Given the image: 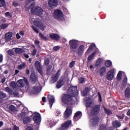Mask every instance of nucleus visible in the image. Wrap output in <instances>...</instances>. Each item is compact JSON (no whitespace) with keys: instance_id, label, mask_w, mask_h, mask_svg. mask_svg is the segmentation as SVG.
<instances>
[{"instance_id":"7","label":"nucleus","mask_w":130,"mask_h":130,"mask_svg":"<svg viewBox=\"0 0 130 130\" xmlns=\"http://www.w3.org/2000/svg\"><path fill=\"white\" fill-rule=\"evenodd\" d=\"M34 116V120L36 123H40L41 122V116L40 114L36 112L32 114Z\"/></svg>"},{"instance_id":"17","label":"nucleus","mask_w":130,"mask_h":130,"mask_svg":"<svg viewBox=\"0 0 130 130\" xmlns=\"http://www.w3.org/2000/svg\"><path fill=\"white\" fill-rule=\"evenodd\" d=\"M82 117V112L81 111L77 112L74 116V119L75 121L79 120Z\"/></svg>"},{"instance_id":"44","label":"nucleus","mask_w":130,"mask_h":130,"mask_svg":"<svg viewBox=\"0 0 130 130\" xmlns=\"http://www.w3.org/2000/svg\"><path fill=\"white\" fill-rule=\"evenodd\" d=\"M31 27L32 29L34 30V31H35V32H36V33H37V34L39 33V31L38 30V29H37V28H36L34 26H32Z\"/></svg>"},{"instance_id":"11","label":"nucleus","mask_w":130,"mask_h":130,"mask_svg":"<svg viewBox=\"0 0 130 130\" xmlns=\"http://www.w3.org/2000/svg\"><path fill=\"white\" fill-rule=\"evenodd\" d=\"M90 122L92 126H96V125H98V122H99V118L98 117H93L90 120Z\"/></svg>"},{"instance_id":"59","label":"nucleus","mask_w":130,"mask_h":130,"mask_svg":"<svg viewBox=\"0 0 130 130\" xmlns=\"http://www.w3.org/2000/svg\"><path fill=\"white\" fill-rule=\"evenodd\" d=\"M99 98L100 99V102H101V101H102V99H101V94H100V93L99 92Z\"/></svg>"},{"instance_id":"43","label":"nucleus","mask_w":130,"mask_h":130,"mask_svg":"<svg viewBox=\"0 0 130 130\" xmlns=\"http://www.w3.org/2000/svg\"><path fill=\"white\" fill-rule=\"evenodd\" d=\"M6 97H7V94H6V93H4L3 92H0L1 98H6Z\"/></svg>"},{"instance_id":"16","label":"nucleus","mask_w":130,"mask_h":130,"mask_svg":"<svg viewBox=\"0 0 130 130\" xmlns=\"http://www.w3.org/2000/svg\"><path fill=\"white\" fill-rule=\"evenodd\" d=\"M48 98L49 99V104H50V107L51 108L52 107V105H53V103H54V96L52 95H49L48 96Z\"/></svg>"},{"instance_id":"21","label":"nucleus","mask_w":130,"mask_h":130,"mask_svg":"<svg viewBox=\"0 0 130 130\" xmlns=\"http://www.w3.org/2000/svg\"><path fill=\"white\" fill-rule=\"evenodd\" d=\"M41 89H42V88L39 83L37 84L36 86L34 87V90L36 91V92H40V91H41Z\"/></svg>"},{"instance_id":"58","label":"nucleus","mask_w":130,"mask_h":130,"mask_svg":"<svg viewBox=\"0 0 130 130\" xmlns=\"http://www.w3.org/2000/svg\"><path fill=\"white\" fill-rule=\"evenodd\" d=\"M26 130H33V128L30 126H28L27 127Z\"/></svg>"},{"instance_id":"4","label":"nucleus","mask_w":130,"mask_h":130,"mask_svg":"<svg viewBox=\"0 0 130 130\" xmlns=\"http://www.w3.org/2000/svg\"><path fill=\"white\" fill-rule=\"evenodd\" d=\"M31 14L33 15H38V16H41L43 15L44 11L41 7H36L32 8L31 10Z\"/></svg>"},{"instance_id":"53","label":"nucleus","mask_w":130,"mask_h":130,"mask_svg":"<svg viewBox=\"0 0 130 130\" xmlns=\"http://www.w3.org/2000/svg\"><path fill=\"white\" fill-rule=\"evenodd\" d=\"M75 64V61L71 62L70 64V68H73Z\"/></svg>"},{"instance_id":"38","label":"nucleus","mask_w":130,"mask_h":130,"mask_svg":"<svg viewBox=\"0 0 130 130\" xmlns=\"http://www.w3.org/2000/svg\"><path fill=\"white\" fill-rule=\"evenodd\" d=\"M127 83V78L125 77L123 81L122 84V86H126V83Z\"/></svg>"},{"instance_id":"46","label":"nucleus","mask_w":130,"mask_h":130,"mask_svg":"<svg viewBox=\"0 0 130 130\" xmlns=\"http://www.w3.org/2000/svg\"><path fill=\"white\" fill-rule=\"evenodd\" d=\"M106 126L105 125H101L99 130H106Z\"/></svg>"},{"instance_id":"41","label":"nucleus","mask_w":130,"mask_h":130,"mask_svg":"<svg viewBox=\"0 0 130 130\" xmlns=\"http://www.w3.org/2000/svg\"><path fill=\"white\" fill-rule=\"evenodd\" d=\"M0 3L4 8H6V1L5 0H0Z\"/></svg>"},{"instance_id":"22","label":"nucleus","mask_w":130,"mask_h":130,"mask_svg":"<svg viewBox=\"0 0 130 130\" xmlns=\"http://www.w3.org/2000/svg\"><path fill=\"white\" fill-rule=\"evenodd\" d=\"M95 44H92L86 52V55H88L89 53H91V52H92V50L93 48H95Z\"/></svg>"},{"instance_id":"62","label":"nucleus","mask_w":130,"mask_h":130,"mask_svg":"<svg viewBox=\"0 0 130 130\" xmlns=\"http://www.w3.org/2000/svg\"><path fill=\"white\" fill-rule=\"evenodd\" d=\"M16 37L17 39H20V38H21V36H20V35H19V34H16Z\"/></svg>"},{"instance_id":"26","label":"nucleus","mask_w":130,"mask_h":130,"mask_svg":"<svg viewBox=\"0 0 130 130\" xmlns=\"http://www.w3.org/2000/svg\"><path fill=\"white\" fill-rule=\"evenodd\" d=\"M113 125L115 127H120V126L121 125V124H120V122L117 121H114L113 122Z\"/></svg>"},{"instance_id":"5","label":"nucleus","mask_w":130,"mask_h":130,"mask_svg":"<svg viewBox=\"0 0 130 130\" xmlns=\"http://www.w3.org/2000/svg\"><path fill=\"white\" fill-rule=\"evenodd\" d=\"M116 72V69H112L110 70L107 73V76L106 78L108 81H112L113 79H114V75Z\"/></svg>"},{"instance_id":"42","label":"nucleus","mask_w":130,"mask_h":130,"mask_svg":"<svg viewBox=\"0 0 130 130\" xmlns=\"http://www.w3.org/2000/svg\"><path fill=\"white\" fill-rule=\"evenodd\" d=\"M10 86L12 88H17V85H16V83H15V82H12L10 83Z\"/></svg>"},{"instance_id":"60","label":"nucleus","mask_w":130,"mask_h":130,"mask_svg":"<svg viewBox=\"0 0 130 130\" xmlns=\"http://www.w3.org/2000/svg\"><path fill=\"white\" fill-rule=\"evenodd\" d=\"M35 44H36V45H38V46H39V41L36 40L35 41Z\"/></svg>"},{"instance_id":"56","label":"nucleus","mask_w":130,"mask_h":130,"mask_svg":"<svg viewBox=\"0 0 130 130\" xmlns=\"http://www.w3.org/2000/svg\"><path fill=\"white\" fill-rule=\"evenodd\" d=\"M49 63V60H45V66H48Z\"/></svg>"},{"instance_id":"8","label":"nucleus","mask_w":130,"mask_h":130,"mask_svg":"<svg viewBox=\"0 0 130 130\" xmlns=\"http://www.w3.org/2000/svg\"><path fill=\"white\" fill-rule=\"evenodd\" d=\"M25 84H28V81L26 79L19 80L17 82V85L19 88L24 87Z\"/></svg>"},{"instance_id":"25","label":"nucleus","mask_w":130,"mask_h":130,"mask_svg":"<svg viewBox=\"0 0 130 130\" xmlns=\"http://www.w3.org/2000/svg\"><path fill=\"white\" fill-rule=\"evenodd\" d=\"M59 71H58L57 73L53 76L52 81L53 82H56L58 80V77H59Z\"/></svg>"},{"instance_id":"48","label":"nucleus","mask_w":130,"mask_h":130,"mask_svg":"<svg viewBox=\"0 0 130 130\" xmlns=\"http://www.w3.org/2000/svg\"><path fill=\"white\" fill-rule=\"evenodd\" d=\"M14 50H15V49H13L12 50H9L8 51H7V53L8 54H13L14 53L13 51H14Z\"/></svg>"},{"instance_id":"34","label":"nucleus","mask_w":130,"mask_h":130,"mask_svg":"<svg viewBox=\"0 0 130 130\" xmlns=\"http://www.w3.org/2000/svg\"><path fill=\"white\" fill-rule=\"evenodd\" d=\"M88 91H89V88H86L84 90L82 91V96H86L88 94Z\"/></svg>"},{"instance_id":"14","label":"nucleus","mask_w":130,"mask_h":130,"mask_svg":"<svg viewBox=\"0 0 130 130\" xmlns=\"http://www.w3.org/2000/svg\"><path fill=\"white\" fill-rule=\"evenodd\" d=\"M85 102L86 103V108H89L94 105V103H93V102H92V100L90 98H86L85 99Z\"/></svg>"},{"instance_id":"10","label":"nucleus","mask_w":130,"mask_h":130,"mask_svg":"<svg viewBox=\"0 0 130 130\" xmlns=\"http://www.w3.org/2000/svg\"><path fill=\"white\" fill-rule=\"evenodd\" d=\"M72 123V121L69 120L65 122L64 123H63L61 127H60V130H67L68 128H69V127L70 126V124Z\"/></svg>"},{"instance_id":"54","label":"nucleus","mask_w":130,"mask_h":130,"mask_svg":"<svg viewBox=\"0 0 130 130\" xmlns=\"http://www.w3.org/2000/svg\"><path fill=\"white\" fill-rule=\"evenodd\" d=\"M79 82L80 83H83L84 82H85V79L83 78H81L79 79Z\"/></svg>"},{"instance_id":"40","label":"nucleus","mask_w":130,"mask_h":130,"mask_svg":"<svg viewBox=\"0 0 130 130\" xmlns=\"http://www.w3.org/2000/svg\"><path fill=\"white\" fill-rule=\"evenodd\" d=\"M5 90H6V91L7 92H9V93H11V94H14V91H13V90H12L9 87H6Z\"/></svg>"},{"instance_id":"23","label":"nucleus","mask_w":130,"mask_h":130,"mask_svg":"<svg viewBox=\"0 0 130 130\" xmlns=\"http://www.w3.org/2000/svg\"><path fill=\"white\" fill-rule=\"evenodd\" d=\"M95 44H92L86 52V55H88L89 53H91V52H92V50L93 48H95Z\"/></svg>"},{"instance_id":"61","label":"nucleus","mask_w":130,"mask_h":130,"mask_svg":"<svg viewBox=\"0 0 130 130\" xmlns=\"http://www.w3.org/2000/svg\"><path fill=\"white\" fill-rule=\"evenodd\" d=\"M40 37H41V38H42V39L45 38L44 36H43V34H42L41 33H40Z\"/></svg>"},{"instance_id":"37","label":"nucleus","mask_w":130,"mask_h":130,"mask_svg":"<svg viewBox=\"0 0 130 130\" xmlns=\"http://www.w3.org/2000/svg\"><path fill=\"white\" fill-rule=\"evenodd\" d=\"M30 78L31 79V80H32V81H35V80H36V75H35V74H34V73L31 74Z\"/></svg>"},{"instance_id":"52","label":"nucleus","mask_w":130,"mask_h":130,"mask_svg":"<svg viewBox=\"0 0 130 130\" xmlns=\"http://www.w3.org/2000/svg\"><path fill=\"white\" fill-rule=\"evenodd\" d=\"M13 6L14 7H18V6H19V3L14 2L13 3Z\"/></svg>"},{"instance_id":"36","label":"nucleus","mask_w":130,"mask_h":130,"mask_svg":"<svg viewBox=\"0 0 130 130\" xmlns=\"http://www.w3.org/2000/svg\"><path fill=\"white\" fill-rule=\"evenodd\" d=\"M14 51L16 53H22L23 52V50L20 48L14 49Z\"/></svg>"},{"instance_id":"64","label":"nucleus","mask_w":130,"mask_h":130,"mask_svg":"<svg viewBox=\"0 0 130 130\" xmlns=\"http://www.w3.org/2000/svg\"><path fill=\"white\" fill-rule=\"evenodd\" d=\"M3 61V55H0V62H2Z\"/></svg>"},{"instance_id":"35","label":"nucleus","mask_w":130,"mask_h":130,"mask_svg":"<svg viewBox=\"0 0 130 130\" xmlns=\"http://www.w3.org/2000/svg\"><path fill=\"white\" fill-rule=\"evenodd\" d=\"M101 62H102V58H99L95 63V67L100 66L101 64Z\"/></svg>"},{"instance_id":"9","label":"nucleus","mask_w":130,"mask_h":130,"mask_svg":"<svg viewBox=\"0 0 130 130\" xmlns=\"http://www.w3.org/2000/svg\"><path fill=\"white\" fill-rule=\"evenodd\" d=\"M5 40L6 41H11L12 40L13 42H15V40L13 39V32H9L5 35Z\"/></svg>"},{"instance_id":"57","label":"nucleus","mask_w":130,"mask_h":130,"mask_svg":"<svg viewBox=\"0 0 130 130\" xmlns=\"http://www.w3.org/2000/svg\"><path fill=\"white\" fill-rule=\"evenodd\" d=\"M37 52V50H34L32 52V55H35L36 54V53Z\"/></svg>"},{"instance_id":"20","label":"nucleus","mask_w":130,"mask_h":130,"mask_svg":"<svg viewBox=\"0 0 130 130\" xmlns=\"http://www.w3.org/2000/svg\"><path fill=\"white\" fill-rule=\"evenodd\" d=\"M64 84V79H60L57 83L56 87L58 89L61 87V86H63Z\"/></svg>"},{"instance_id":"15","label":"nucleus","mask_w":130,"mask_h":130,"mask_svg":"<svg viewBox=\"0 0 130 130\" xmlns=\"http://www.w3.org/2000/svg\"><path fill=\"white\" fill-rule=\"evenodd\" d=\"M35 66L37 68L39 73H40V74L42 75H43V72H42L41 66L40 65V62H39V61H36Z\"/></svg>"},{"instance_id":"28","label":"nucleus","mask_w":130,"mask_h":130,"mask_svg":"<svg viewBox=\"0 0 130 130\" xmlns=\"http://www.w3.org/2000/svg\"><path fill=\"white\" fill-rule=\"evenodd\" d=\"M95 54H96V52H93L90 55H89L88 57V61H91L92 59H93Z\"/></svg>"},{"instance_id":"3","label":"nucleus","mask_w":130,"mask_h":130,"mask_svg":"<svg viewBox=\"0 0 130 130\" xmlns=\"http://www.w3.org/2000/svg\"><path fill=\"white\" fill-rule=\"evenodd\" d=\"M31 23H33L35 25V26H36V27H39V28L43 31L44 29H45V25L43 24V23H42V21L41 20L37 18L36 19H31L30 20Z\"/></svg>"},{"instance_id":"29","label":"nucleus","mask_w":130,"mask_h":130,"mask_svg":"<svg viewBox=\"0 0 130 130\" xmlns=\"http://www.w3.org/2000/svg\"><path fill=\"white\" fill-rule=\"evenodd\" d=\"M122 78V72L121 71H119L117 76V79L118 81H120Z\"/></svg>"},{"instance_id":"18","label":"nucleus","mask_w":130,"mask_h":130,"mask_svg":"<svg viewBox=\"0 0 130 130\" xmlns=\"http://www.w3.org/2000/svg\"><path fill=\"white\" fill-rule=\"evenodd\" d=\"M99 110H100V106L99 105L95 106L91 112V114H96V113H98Z\"/></svg>"},{"instance_id":"30","label":"nucleus","mask_w":130,"mask_h":130,"mask_svg":"<svg viewBox=\"0 0 130 130\" xmlns=\"http://www.w3.org/2000/svg\"><path fill=\"white\" fill-rule=\"evenodd\" d=\"M25 68H26V62H25L18 66L19 70H22V69H25Z\"/></svg>"},{"instance_id":"27","label":"nucleus","mask_w":130,"mask_h":130,"mask_svg":"<svg viewBox=\"0 0 130 130\" xmlns=\"http://www.w3.org/2000/svg\"><path fill=\"white\" fill-rule=\"evenodd\" d=\"M125 95L127 97V98H130V89L127 87L125 91Z\"/></svg>"},{"instance_id":"19","label":"nucleus","mask_w":130,"mask_h":130,"mask_svg":"<svg viewBox=\"0 0 130 130\" xmlns=\"http://www.w3.org/2000/svg\"><path fill=\"white\" fill-rule=\"evenodd\" d=\"M84 50H85V46L82 45L78 48V53L79 54H83L84 53Z\"/></svg>"},{"instance_id":"51","label":"nucleus","mask_w":130,"mask_h":130,"mask_svg":"<svg viewBox=\"0 0 130 130\" xmlns=\"http://www.w3.org/2000/svg\"><path fill=\"white\" fill-rule=\"evenodd\" d=\"M27 114V111L25 112L24 110H23L21 113L22 116H25Z\"/></svg>"},{"instance_id":"50","label":"nucleus","mask_w":130,"mask_h":130,"mask_svg":"<svg viewBox=\"0 0 130 130\" xmlns=\"http://www.w3.org/2000/svg\"><path fill=\"white\" fill-rule=\"evenodd\" d=\"M59 46H55L53 48V50L55 51H57V50H59Z\"/></svg>"},{"instance_id":"1","label":"nucleus","mask_w":130,"mask_h":130,"mask_svg":"<svg viewBox=\"0 0 130 130\" xmlns=\"http://www.w3.org/2000/svg\"><path fill=\"white\" fill-rule=\"evenodd\" d=\"M78 95V89L77 87L71 86L67 91V94H63L61 97V101L63 106H68L64 113V118H69L73 112V109L70 106L74 105L77 99L75 96Z\"/></svg>"},{"instance_id":"63","label":"nucleus","mask_w":130,"mask_h":130,"mask_svg":"<svg viewBox=\"0 0 130 130\" xmlns=\"http://www.w3.org/2000/svg\"><path fill=\"white\" fill-rule=\"evenodd\" d=\"M63 10L64 12H65V13H68L69 12V10H68V9H67L66 8H64Z\"/></svg>"},{"instance_id":"32","label":"nucleus","mask_w":130,"mask_h":130,"mask_svg":"<svg viewBox=\"0 0 130 130\" xmlns=\"http://www.w3.org/2000/svg\"><path fill=\"white\" fill-rule=\"evenodd\" d=\"M105 66L107 68H110L112 66V62L110 60H107L105 62Z\"/></svg>"},{"instance_id":"45","label":"nucleus","mask_w":130,"mask_h":130,"mask_svg":"<svg viewBox=\"0 0 130 130\" xmlns=\"http://www.w3.org/2000/svg\"><path fill=\"white\" fill-rule=\"evenodd\" d=\"M8 24H2L1 25V29H6V28H8Z\"/></svg>"},{"instance_id":"33","label":"nucleus","mask_w":130,"mask_h":130,"mask_svg":"<svg viewBox=\"0 0 130 130\" xmlns=\"http://www.w3.org/2000/svg\"><path fill=\"white\" fill-rule=\"evenodd\" d=\"M5 17L11 19V18L13 17V14L9 12H7L5 13Z\"/></svg>"},{"instance_id":"6","label":"nucleus","mask_w":130,"mask_h":130,"mask_svg":"<svg viewBox=\"0 0 130 130\" xmlns=\"http://www.w3.org/2000/svg\"><path fill=\"white\" fill-rule=\"evenodd\" d=\"M79 41L76 40H71L69 41L71 49H76L78 47Z\"/></svg>"},{"instance_id":"47","label":"nucleus","mask_w":130,"mask_h":130,"mask_svg":"<svg viewBox=\"0 0 130 130\" xmlns=\"http://www.w3.org/2000/svg\"><path fill=\"white\" fill-rule=\"evenodd\" d=\"M48 123L50 126H54V125H55V123H54L53 121H50Z\"/></svg>"},{"instance_id":"55","label":"nucleus","mask_w":130,"mask_h":130,"mask_svg":"<svg viewBox=\"0 0 130 130\" xmlns=\"http://www.w3.org/2000/svg\"><path fill=\"white\" fill-rule=\"evenodd\" d=\"M124 117V115H122V116H118V119H123Z\"/></svg>"},{"instance_id":"13","label":"nucleus","mask_w":130,"mask_h":130,"mask_svg":"<svg viewBox=\"0 0 130 130\" xmlns=\"http://www.w3.org/2000/svg\"><path fill=\"white\" fill-rule=\"evenodd\" d=\"M49 37L52 40H56V41H58L60 39L59 35L56 34H51L49 35Z\"/></svg>"},{"instance_id":"12","label":"nucleus","mask_w":130,"mask_h":130,"mask_svg":"<svg viewBox=\"0 0 130 130\" xmlns=\"http://www.w3.org/2000/svg\"><path fill=\"white\" fill-rule=\"evenodd\" d=\"M58 5L57 0H49V6L50 8H55Z\"/></svg>"},{"instance_id":"31","label":"nucleus","mask_w":130,"mask_h":130,"mask_svg":"<svg viewBox=\"0 0 130 130\" xmlns=\"http://www.w3.org/2000/svg\"><path fill=\"white\" fill-rule=\"evenodd\" d=\"M34 2V0H26L25 2V8L26 9H30V7H27L29 5V4H31V3H33Z\"/></svg>"},{"instance_id":"49","label":"nucleus","mask_w":130,"mask_h":130,"mask_svg":"<svg viewBox=\"0 0 130 130\" xmlns=\"http://www.w3.org/2000/svg\"><path fill=\"white\" fill-rule=\"evenodd\" d=\"M104 109H105V113H107V114H111V111H110L109 110H107L105 108H104Z\"/></svg>"},{"instance_id":"39","label":"nucleus","mask_w":130,"mask_h":130,"mask_svg":"<svg viewBox=\"0 0 130 130\" xmlns=\"http://www.w3.org/2000/svg\"><path fill=\"white\" fill-rule=\"evenodd\" d=\"M29 121H30V118L28 117H26L23 119L24 123H28Z\"/></svg>"},{"instance_id":"2","label":"nucleus","mask_w":130,"mask_h":130,"mask_svg":"<svg viewBox=\"0 0 130 130\" xmlns=\"http://www.w3.org/2000/svg\"><path fill=\"white\" fill-rule=\"evenodd\" d=\"M53 17L58 21H64L66 17L60 10H56L54 12Z\"/></svg>"},{"instance_id":"24","label":"nucleus","mask_w":130,"mask_h":130,"mask_svg":"<svg viewBox=\"0 0 130 130\" xmlns=\"http://www.w3.org/2000/svg\"><path fill=\"white\" fill-rule=\"evenodd\" d=\"M105 72H106V68L105 67H102L100 70V76H104Z\"/></svg>"}]
</instances>
